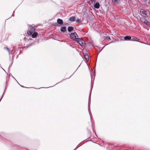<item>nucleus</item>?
Returning <instances> with one entry per match:
<instances>
[{
  "instance_id": "24",
  "label": "nucleus",
  "mask_w": 150,
  "mask_h": 150,
  "mask_svg": "<svg viewBox=\"0 0 150 150\" xmlns=\"http://www.w3.org/2000/svg\"><path fill=\"white\" fill-rule=\"evenodd\" d=\"M92 129H93V132H95V134H96V137H97V135H96V132H95V130L94 129V128H93V125H92Z\"/></svg>"
},
{
  "instance_id": "9",
  "label": "nucleus",
  "mask_w": 150,
  "mask_h": 150,
  "mask_svg": "<svg viewBox=\"0 0 150 150\" xmlns=\"http://www.w3.org/2000/svg\"><path fill=\"white\" fill-rule=\"evenodd\" d=\"M124 39L125 40H130L131 39V37L128 35L124 37Z\"/></svg>"
},
{
  "instance_id": "16",
  "label": "nucleus",
  "mask_w": 150,
  "mask_h": 150,
  "mask_svg": "<svg viewBox=\"0 0 150 150\" xmlns=\"http://www.w3.org/2000/svg\"><path fill=\"white\" fill-rule=\"evenodd\" d=\"M146 19H145L144 17H141L140 18V21L142 22L143 23H144V22H145V21L146 20Z\"/></svg>"
},
{
  "instance_id": "1",
  "label": "nucleus",
  "mask_w": 150,
  "mask_h": 150,
  "mask_svg": "<svg viewBox=\"0 0 150 150\" xmlns=\"http://www.w3.org/2000/svg\"><path fill=\"white\" fill-rule=\"evenodd\" d=\"M75 41H76V42L78 43L81 47L85 46L86 45L85 41L82 39L77 37V38Z\"/></svg>"
},
{
  "instance_id": "36",
  "label": "nucleus",
  "mask_w": 150,
  "mask_h": 150,
  "mask_svg": "<svg viewBox=\"0 0 150 150\" xmlns=\"http://www.w3.org/2000/svg\"><path fill=\"white\" fill-rule=\"evenodd\" d=\"M133 150H136V149H133Z\"/></svg>"
},
{
  "instance_id": "14",
  "label": "nucleus",
  "mask_w": 150,
  "mask_h": 150,
  "mask_svg": "<svg viewBox=\"0 0 150 150\" xmlns=\"http://www.w3.org/2000/svg\"><path fill=\"white\" fill-rule=\"evenodd\" d=\"M112 2L115 4H119L120 3V0H112Z\"/></svg>"
},
{
  "instance_id": "11",
  "label": "nucleus",
  "mask_w": 150,
  "mask_h": 150,
  "mask_svg": "<svg viewBox=\"0 0 150 150\" xmlns=\"http://www.w3.org/2000/svg\"><path fill=\"white\" fill-rule=\"evenodd\" d=\"M75 17L74 16L70 17L69 18V20L72 22H74L75 21Z\"/></svg>"
},
{
  "instance_id": "7",
  "label": "nucleus",
  "mask_w": 150,
  "mask_h": 150,
  "mask_svg": "<svg viewBox=\"0 0 150 150\" xmlns=\"http://www.w3.org/2000/svg\"><path fill=\"white\" fill-rule=\"evenodd\" d=\"M83 55L85 60L86 61H88L89 60V56L88 54L87 53H85L83 54Z\"/></svg>"
},
{
  "instance_id": "35",
  "label": "nucleus",
  "mask_w": 150,
  "mask_h": 150,
  "mask_svg": "<svg viewBox=\"0 0 150 150\" xmlns=\"http://www.w3.org/2000/svg\"><path fill=\"white\" fill-rule=\"evenodd\" d=\"M78 68H77V69H76V71L77 70Z\"/></svg>"
},
{
  "instance_id": "3",
  "label": "nucleus",
  "mask_w": 150,
  "mask_h": 150,
  "mask_svg": "<svg viewBox=\"0 0 150 150\" xmlns=\"http://www.w3.org/2000/svg\"><path fill=\"white\" fill-rule=\"evenodd\" d=\"M140 13L141 15L144 17H146L148 16L146 11L143 9L140 10Z\"/></svg>"
},
{
  "instance_id": "25",
  "label": "nucleus",
  "mask_w": 150,
  "mask_h": 150,
  "mask_svg": "<svg viewBox=\"0 0 150 150\" xmlns=\"http://www.w3.org/2000/svg\"><path fill=\"white\" fill-rule=\"evenodd\" d=\"M4 48L6 49V50L8 51L9 52V49L8 48L6 47H4Z\"/></svg>"
},
{
  "instance_id": "20",
  "label": "nucleus",
  "mask_w": 150,
  "mask_h": 150,
  "mask_svg": "<svg viewBox=\"0 0 150 150\" xmlns=\"http://www.w3.org/2000/svg\"><path fill=\"white\" fill-rule=\"evenodd\" d=\"M30 28L31 31H32L33 32L35 31V29L33 26H31L30 27Z\"/></svg>"
},
{
  "instance_id": "33",
  "label": "nucleus",
  "mask_w": 150,
  "mask_h": 150,
  "mask_svg": "<svg viewBox=\"0 0 150 150\" xmlns=\"http://www.w3.org/2000/svg\"><path fill=\"white\" fill-rule=\"evenodd\" d=\"M57 84H55V85H57Z\"/></svg>"
},
{
  "instance_id": "19",
  "label": "nucleus",
  "mask_w": 150,
  "mask_h": 150,
  "mask_svg": "<svg viewBox=\"0 0 150 150\" xmlns=\"http://www.w3.org/2000/svg\"><path fill=\"white\" fill-rule=\"evenodd\" d=\"M88 2L89 3V4H90V5L91 6L92 4H94V2L93 1H91L90 0H88Z\"/></svg>"
},
{
  "instance_id": "31",
  "label": "nucleus",
  "mask_w": 150,
  "mask_h": 150,
  "mask_svg": "<svg viewBox=\"0 0 150 150\" xmlns=\"http://www.w3.org/2000/svg\"><path fill=\"white\" fill-rule=\"evenodd\" d=\"M2 98H1V99L0 100V102L1 101V99H2Z\"/></svg>"
},
{
  "instance_id": "6",
  "label": "nucleus",
  "mask_w": 150,
  "mask_h": 150,
  "mask_svg": "<svg viewBox=\"0 0 150 150\" xmlns=\"http://www.w3.org/2000/svg\"><path fill=\"white\" fill-rule=\"evenodd\" d=\"M131 40L132 41H135L137 42H139V40L138 39L137 37L134 36H132L131 37Z\"/></svg>"
},
{
  "instance_id": "29",
  "label": "nucleus",
  "mask_w": 150,
  "mask_h": 150,
  "mask_svg": "<svg viewBox=\"0 0 150 150\" xmlns=\"http://www.w3.org/2000/svg\"><path fill=\"white\" fill-rule=\"evenodd\" d=\"M104 46L103 47V48H102V49H101V50H102L103 48H104Z\"/></svg>"
},
{
  "instance_id": "22",
  "label": "nucleus",
  "mask_w": 150,
  "mask_h": 150,
  "mask_svg": "<svg viewBox=\"0 0 150 150\" xmlns=\"http://www.w3.org/2000/svg\"><path fill=\"white\" fill-rule=\"evenodd\" d=\"M27 39V40H29L31 39V38H28V37L27 38H26V37H24V40H26Z\"/></svg>"
},
{
  "instance_id": "28",
  "label": "nucleus",
  "mask_w": 150,
  "mask_h": 150,
  "mask_svg": "<svg viewBox=\"0 0 150 150\" xmlns=\"http://www.w3.org/2000/svg\"><path fill=\"white\" fill-rule=\"evenodd\" d=\"M143 2L145 3V2H146L147 0H143Z\"/></svg>"
},
{
  "instance_id": "34",
  "label": "nucleus",
  "mask_w": 150,
  "mask_h": 150,
  "mask_svg": "<svg viewBox=\"0 0 150 150\" xmlns=\"http://www.w3.org/2000/svg\"><path fill=\"white\" fill-rule=\"evenodd\" d=\"M57 84H55V85H57Z\"/></svg>"
},
{
  "instance_id": "37",
  "label": "nucleus",
  "mask_w": 150,
  "mask_h": 150,
  "mask_svg": "<svg viewBox=\"0 0 150 150\" xmlns=\"http://www.w3.org/2000/svg\"><path fill=\"white\" fill-rule=\"evenodd\" d=\"M90 117L91 118V116H90Z\"/></svg>"
},
{
  "instance_id": "15",
  "label": "nucleus",
  "mask_w": 150,
  "mask_h": 150,
  "mask_svg": "<svg viewBox=\"0 0 150 150\" xmlns=\"http://www.w3.org/2000/svg\"><path fill=\"white\" fill-rule=\"evenodd\" d=\"M83 19L81 18H80L79 19H77L76 20H75L76 21V23L78 24H79L81 22H82V21Z\"/></svg>"
},
{
  "instance_id": "32",
  "label": "nucleus",
  "mask_w": 150,
  "mask_h": 150,
  "mask_svg": "<svg viewBox=\"0 0 150 150\" xmlns=\"http://www.w3.org/2000/svg\"><path fill=\"white\" fill-rule=\"evenodd\" d=\"M57 84H55V85H57Z\"/></svg>"
},
{
  "instance_id": "27",
  "label": "nucleus",
  "mask_w": 150,
  "mask_h": 150,
  "mask_svg": "<svg viewBox=\"0 0 150 150\" xmlns=\"http://www.w3.org/2000/svg\"><path fill=\"white\" fill-rule=\"evenodd\" d=\"M95 69L94 71V79H93V81L94 80L95 77Z\"/></svg>"
},
{
  "instance_id": "8",
  "label": "nucleus",
  "mask_w": 150,
  "mask_h": 150,
  "mask_svg": "<svg viewBox=\"0 0 150 150\" xmlns=\"http://www.w3.org/2000/svg\"><path fill=\"white\" fill-rule=\"evenodd\" d=\"M94 4V7L98 9L100 7V4L99 2H97L96 3H95Z\"/></svg>"
},
{
  "instance_id": "10",
  "label": "nucleus",
  "mask_w": 150,
  "mask_h": 150,
  "mask_svg": "<svg viewBox=\"0 0 150 150\" xmlns=\"http://www.w3.org/2000/svg\"><path fill=\"white\" fill-rule=\"evenodd\" d=\"M38 35V33L37 32H35L32 33L31 36L32 38H35L37 37Z\"/></svg>"
},
{
  "instance_id": "13",
  "label": "nucleus",
  "mask_w": 150,
  "mask_h": 150,
  "mask_svg": "<svg viewBox=\"0 0 150 150\" xmlns=\"http://www.w3.org/2000/svg\"><path fill=\"white\" fill-rule=\"evenodd\" d=\"M68 31L69 32H71L74 30V28L73 27L69 26L68 27Z\"/></svg>"
},
{
  "instance_id": "5",
  "label": "nucleus",
  "mask_w": 150,
  "mask_h": 150,
  "mask_svg": "<svg viewBox=\"0 0 150 150\" xmlns=\"http://www.w3.org/2000/svg\"><path fill=\"white\" fill-rule=\"evenodd\" d=\"M60 30L62 33H64L67 31L66 28L65 26L62 27L60 29Z\"/></svg>"
},
{
  "instance_id": "12",
  "label": "nucleus",
  "mask_w": 150,
  "mask_h": 150,
  "mask_svg": "<svg viewBox=\"0 0 150 150\" xmlns=\"http://www.w3.org/2000/svg\"><path fill=\"white\" fill-rule=\"evenodd\" d=\"M91 81H92L91 82V84H92V86H91V91H90V95H89V99H90V98H91L92 90V88H93V83L92 84V83H93L92 79V77L91 75Z\"/></svg>"
},
{
  "instance_id": "30",
  "label": "nucleus",
  "mask_w": 150,
  "mask_h": 150,
  "mask_svg": "<svg viewBox=\"0 0 150 150\" xmlns=\"http://www.w3.org/2000/svg\"><path fill=\"white\" fill-rule=\"evenodd\" d=\"M20 86H21V87H23V86H21V85H20Z\"/></svg>"
},
{
  "instance_id": "18",
  "label": "nucleus",
  "mask_w": 150,
  "mask_h": 150,
  "mask_svg": "<svg viewBox=\"0 0 150 150\" xmlns=\"http://www.w3.org/2000/svg\"><path fill=\"white\" fill-rule=\"evenodd\" d=\"M33 32L31 30H28L27 32V34L30 36L31 35L32 33H33Z\"/></svg>"
},
{
  "instance_id": "17",
  "label": "nucleus",
  "mask_w": 150,
  "mask_h": 150,
  "mask_svg": "<svg viewBox=\"0 0 150 150\" xmlns=\"http://www.w3.org/2000/svg\"><path fill=\"white\" fill-rule=\"evenodd\" d=\"M145 23L146 25H148V26H150V23L146 20L145 21V22L144 23Z\"/></svg>"
},
{
  "instance_id": "21",
  "label": "nucleus",
  "mask_w": 150,
  "mask_h": 150,
  "mask_svg": "<svg viewBox=\"0 0 150 150\" xmlns=\"http://www.w3.org/2000/svg\"><path fill=\"white\" fill-rule=\"evenodd\" d=\"M13 58H12V60H13ZM13 61H12V62L11 64H10L9 66V68H8L9 69L11 67L12 64H13Z\"/></svg>"
},
{
  "instance_id": "26",
  "label": "nucleus",
  "mask_w": 150,
  "mask_h": 150,
  "mask_svg": "<svg viewBox=\"0 0 150 150\" xmlns=\"http://www.w3.org/2000/svg\"><path fill=\"white\" fill-rule=\"evenodd\" d=\"M32 45V44H30L29 45H28L27 46V47H30Z\"/></svg>"
},
{
  "instance_id": "23",
  "label": "nucleus",
  "mask_w": 150,
  "mask_h": 150,
  "mask_svg": "<svg viewBox=\"0 0 150 150\" xmlns=\"http://www.w3.org/2000/svg\"><path fill=\"white\" fill-rule=\"evenodd\" d=\"M106 39L107 40H110V37L109 36H106Z\"/></svg>"
},
{
  "instance_id": "2",
  "label": "nucleus",
  "mask_w": 150,
  "mask_h": 150,
  "mask_svg": "<svg viewBox=\"0 0 150 150\" xmlns=\"http://www.w3.org/2000/svg\"><path fill=\"white\" fill-rule=\"evenodd\" d=\"M70 38L73 41H75L78 37V36L76 32L71 33L69 35Z\"/></svg>"
},
{
  "instance_id": "4",
  "label": "nucleus",
  "mask_w": 150,
  "mask_h": 150,
  "mask_svg": "<svg viewBox=\"0 0 150 150\" xmlns=\"http://www.w3.org/2000/svg\"><path fill=\"white\" fill-rule=\"evenodd\" d=\"M57 22L58 24L59 25H58L57 23H55V24L54 25L59 26V25H62L63 24V20L60 18L57 19Z\"/></svg>"
}]
</instances>
